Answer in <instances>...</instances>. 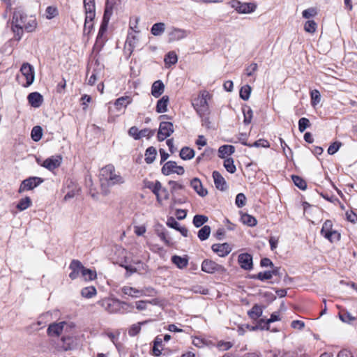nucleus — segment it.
<instances>
[{"label":"nucleus","instance_id":"f257e3e1","mask_svg":"<svg viewBox=\"0 0 357 357\" xmlns=\"http://www.w3.org/2000/svg\"><path fill=\"white\" fill-rule=\"evenodd\" d=\"M99 177L102 188L120 185L125 182L121 174L116 172L115 167L112 164L107 165L100 169Z\"/></svg>","mask_w":357,"mask_h":357},{"label":"nucleus","instance_id":"f03ea898","mask_svg":"<svg viewBox=\"0 0 357 357\" xmlns=\"http://www.w3.org/2000/svg\"><path fill=\"white\" fill-rule=\"evenodd\" d=\"M211 96L208 91H204L201 92L198 98L195 99L192 105L197 112L200 116H203L208 114V100L211 98Z\"/></svg>","mask_w":357,"mask_h":357},{"label":"nucleus","instance_id":"7ed1b4c3","mask_svg":"<svg viewBox=\"0 0 357 357\" xmlns=\"http://www.w3.org/2000/svg\"><path fill=\"white\" fill-rule=\"evenodd\" d=\"M230 6L234 8L237 13L241 14H248L253 13L257 8L255 3H242L238 0H231L229 2Z\"/></svg>","mask_w":357,"mask_h":357},{"label":"nucleus","instance_id":"20e7f679","mask_svg":"<svg viewBox=\"0 0 357 357\" xmlns=\"http://www.w3.org/2000/svg\"><path fill=\"white\" fill-rule=\"evenodd\" d=\"M44 181L43 178L37 176H31L23 180L18 190L19 193L31 190L38 187Z\"/></svg>","mask_w":357,"mask_h":357},{"label":"nucleus","instance_id":"39448f33","mask_svg":"<svg viewBox=\"0 0 357 357\" xmlns=\"http://www.w3.org/2000/svg\"><path fill=\"white\" fill-rule=\"evenodd\" d=\"M174 132V125L171 122L162 121L160 123L157 138L162 142Z\"/></svg>","mask_w":357,"mask_h":357},{"label":"nucleus","instance_id":"423d86ee","mask_svg":"<svg viewBox=\"0 0 357 357\" xmlns=\"http://www.w3.org/2000/svg\"><path fill=\"white\" fill-rule=\"evenodd\" d=\"M20 72L26 79V83L23 84L24 87H28L34 81L35 75L33 67L28 63H24L20 68Z\"/></svg>","mask_w":357,"mask_h":357},{"label":"nucleus","instance_id":"0eeeda50","mask_svg":"<svg viewBox=\"0 0 357 357\" xmlns=\"http://www.w3.org/2000/svg\"><path fill=\"white\" fill-rule=\"evenodd\" d=\"M202 271L209 274H213L215 272L224 271L225 268L214 261L206 259L202 263Z\"/></svg>","mask_w":357,"mask_h":357},{"label":"nucleus","instance_id":"6e6552de","mask_svg":"<svg viewBox=\"0 0 357 357\" xmlns=\"http://www.w3.org/2000/svg\"><path fill=\"white\" fill-rule=\"evenodd\" d=\"M84 7L85 9V21L93 22L96 17L95 0H84Z\"/></svg>","mask_w":357,"mask_h":357},{"label":"nucleus","instance_id":"1a4fd4ad","mask_svg":"<svg viewBox=\"0 0 357 357\" xmlns=\"http://www.w3.org/2000/svg\"><path fill=\"white\" fill-rule=\"evenodd\" d=\"M62 162V157L59 155H52L45 159L41 164V166L46 168L49 171L52 172L55 169L60 167Z\"/></svg>","mask_w":357,"mask_h":357},{"label":"nucleus","instance_id":"9d476101","mask_svg":"<svg viewBox=\"0 0 357 357\" xmlns=\"http://www.w3.org/2000/svg\"><path fill=\"white\" fill-rule=\"evenodd\" d=\"M238 263L242 269L250 271L253 268L252 256L249 253H241L238 257Z\"/></svg>","mask_w":357,"mask_h":357},{"label":"nucleus","instance_id":"9b49d317","mask_svg":"<svg viewBox=\"0 0 357 357\" xmlns=\"http://www.w3.org/2000/svg\"><path fill=\"white\" fill-rule=\"evenodd\" d=\"M69 268L71 270L69 278L71 280H75L78 278L79 274L82 275L84 266L79 260L73 259L70 264Z\"/></svg>","mask_w":357,"mask_h":357},{"label":"nucleus","instance_id":"f8f14e48","mask_svg":"<svg viewBox=\"0 0 357 357\" xmlns=\"http://www.w3.org/2000/svg\"><path fill=\"white\" fill-rule=\"evenodd\" d=\"M212 250L219 257H224L231 251L230 245L227 243H215L211 246Z\"/></svg>","mask_w":357,"mask_h":357},{"label":"nucleus","instance_id":"ddd939ff","mask_svg":"<svg viewBox=\"0 0 357 357\" xmlns=\"http://www.w3.org/2000/svg\"><path fill=\"white\" fill-rule=\"evenodd\" d=\"M66 325L67 323L66 321L53 323L48 326L47 333L49 336L58 337L62 333L63 328Z\"/></svg>","mask_w":357,"mask_h":357},{"label":"nucleus","instance_id":"4468645a","mask_svg":"<svg viewBox=\"0 0 357 357\" xmlns=\"http://www.w3.org/2000/svg\"><path fill=\"white\" fill-rule=\"evenodd\" d=\"M214 184L215 188L220 190L225 191L227 189L228 186L225 178L218 171H213L212 174Z\"/></svg>","mask_w":357,"mask_h":357},{"label":"nucleus","instance_id":"2eb2a0df","mask_svg":"<svg viewBox=\"0 0 357 357\" xmlns=\"http://www.w3.org/2000/svg\"><path fill=\"white\" fill-rule=\"evenodd\" d=\"M27 20V15L21 8H16L13 13L12 23L24 26Z\"/></svg>","mask_w":357,"mask_h":357},{"label":"nucleus","instance_id":"dca6fc26","mask_svg":"<svg viewBox=\"0 0 357 357\" xmlns=\"http://www.w3.org/2000/svg\"><path fill=\"white\" fill-rule=\"evenodd\" d=\"M188 36V31L185 29L172 27L169 33V42L179 40Z\"/></svg>","mask_w":357,"mask_h":357},{"label":"nucleus","instance_id":"f3484780","mask_svg":"<svg viewBox=\"0 0 357 357\" xmlns=\"http://www.w3.org/2000/svg\"><path fill=\"white\" fill-rule=\"evenodd\" d=\"M27 100L30 105L35 108L40 107L43 102V97L38 92L30 93L27 96Z\"/></svg>","mask_w":357,"mask_h":357},{"label":"nucleus","instance_id":"a211bd4d","mask_svg":"<svg viewBox=\"0 0 357 357\" xmlns=\"http://www.w3.org/2000/svg\"><path fill=\"white\" fill-rule=\"evenodd\" d=\"M119 300L118 299H106L102 301V305L109 313H117L119 308Z\"/></svg>","mask_w":357,"mask_h":357},{"label":"nucleus","instance_id":"6ab92c4d","mask_svg":"<svg viewBox=\"0 0 357 357\" xmlns=\"http://www.w3.org/2000/svg\"><path fill=\"white\" fill-rule=\"evenodd\" d=\"M190 186L202 197L208 195V190L203 187L201 181L198 178H194L190 181Z\"/></svg>","mask_w":357,"mask_h":357},{"label":"nucleus","instance_id":"aec40b11","mask_svg":"<svg viewBox=\"0 0 357 357\" xmlns=\"http://www.w3.org/2000/svg\"><path fill=\"white\" fill-rule=\"evenodd\" d=\"M165 85L161 80L155 81L151 86V95L159 98L164 92Z\"/></svg>","mask_w":357,"mask_h":357},{"label":"nucleus","instance_id":"412c9836","mask_svg":"<svg viewBox=\"0 0 357 357\" xmlns=\"http://www.w3.org/2000/svg\"><path fill=\"white\" fill-rule=\"evenodd\" d=\"M169 101L168 96H163L159 99L156 104L155 111L158 113H165L167 111V106Z\"/></svg>","mask_w":357,"mask_h":357},{"label":"nucleus","instance_id":"4be33fe9","mask_svg":"<svg viewBox=\"0 0 357 357\" xmlns=\"http://www.w3.org/2000/svg\"><path fill=\"white\" fill-rule=\"evenodd\" d=\"M267 357H297V354L290 351L271 350L267 353Z\"/></svg>","mask_w":357,"mask_h":357},{"label":"nucleus","instance_id":"5701e85b","mask_svg":"<svg viewBox=\"0 0 357 357\" xmlns=\"http://www.w3.org/2000/svg\"><path fill=\"white\" fill-rule=\"evenodd\" d=\"M333 222L330 220L324 222L321 229V234L326 238H331V232L333 231Z\"/></svg>","mask_w":357,"mask_h":357},{"label":"nucleus","instance_id":"b1692460","mask_svg":"<svg viewBox=\"0 0 357 357\" xmlns=\"http://www.w3.org/2000/svg\"><path fill=\"white\" fill-rule=\"evenodd\" d=\"M121 291L126 295H128L130 296L135 298L145 294L142 290H139L128 286L123 287L121 288Z\"/></svg>","mask_w":357,"mask_h":357},{"label":"nucleus","instance_id":"393cba45","mask_svg":"<svg viewBox=\"0 0 357 357\" xmlns=\"http://www.w3.org/2000/svg\"><path fill=\"white\" fill-rule=\"evenodd\" d=\"M176 162L175 161L169 160L164 164L161 169V172L165 176L174 174Z\"/></svg>","mask_w":357,"mask_h":357},{"label":"nucleus","instance_id":"a878e982","mask_svg":"<svg viewBox=\"0 0 357 357\" xmlns=\"http://www.w3.org/2000/svg\"><path fill=\"white\" fill-rule=\"evenodd\" d=\"M172 261L180 269L185 268L188 264V259L187 257H182L181 256L174 255L172 257Z\"/></svg>","mask_w":357,"mask_h":357},{"label":"nucleus","instance_id":"bb28decb","mask_svg":"<svg viewBox=\"0 0 357 357\" xmlns=\"http://www.w3.org/2000/svg\"><path fill=\"white\" fill-rule=\"evenodd\" d=\"M235 151V147L232 145H222L218 149V156L220 158H225V155H230Z\"/></svg>","mask_w":357,"mask_h":357},{"label":"nucleus","instance_id":"cd10ccee","mask_svg":"<svg viewBox=\"0 0 357 357\" xmlns=\"http://www.w3.org/2000/svg\"><path fill=\"white\" fill-rule=\"evenodd\" d=\"M263 313V310L261 306L255 304L252 306V307L248 312V314L249 317L252 319L256 320L259 318Z\"/></svg>","mask_w":357,"mask_h":357},{"label":"nucleus","instance_id":"c85d7f7f","mask_svg":"<svg viewBox=\"0 0 357 357\" xmlns=\"http://www.w3.org/2000/svg\"><path fill=\"white\" fill-rule=\"evenodd\" d=\"M132 99L129 96H122L119 98H117L115 100L114 105L116 107L117 110H120L122 108H125L127 107L128 105L131 103Z\"/></svg>","mask_w":357,"mask_h":357},{"label":"nucleus","instance_id":"c756f323","mask_svg":"<svg viewBox=\"0 0 357 357\" xmlns=\"http://www.w3.org/2000/svg\"><path fill=\"white\" fill-rule=\"evenodd\" d=\"M61 347L64 351L72 350L75 347L74 340L73 337L70 336H63L61 337Z\"/></svg>","mask_w":357,"mask_h":357},{"label":"nucleus","instance_id":"7c9ffc66","mask_svg":"<svg viewBox=\"0 0 357 357\" xmlns=\"http://www.w3.org/2000/svg\"><path fill=\"white\" fill-rule=\"evenodd\" d=\"M179 155L184 160H190L195 156V151L188 146H184L181 149Z\"/></svg>","mask_w":357,"mask_h":357},{"label":"nucleus","instance_id":"2f4dec72","mask_svg":"<svg viewBox=\"0 0 357 357\" xmlns=\"http://www.w3.org/2000/svg\"><path fill=\"white\" fill-rule=\"evenodd\" d=\"M156 155V149L153 146L149 147L145 152V162L147 164H151L155 160Z\"/></svg>","mask_w":357,"mask_h":357},{"label":"nucleus","instance_id":"473e14b6","mask_svg":"<svg viewBox=\"0 0 357 357\" xmlns=\"http://www.w3.org/2000/svg\"><path fill=\"white\" fill-rule=\"evenodd\" d=\"M164 61L167 66H171L172 65L176 64L178 61V56L175 52H169L165 56Z\"/></svg>","mask_w":357,"mask_h":357},{"label":"nucleus","instance_id":"72a5a7b5","mask_svg":"<svg viewBox=\"0 0 357 357\" xmlns=\"http://www.w3.org/2000/svg\"><path fill=\"white\" fill-rule=\"evenodd\" d=\"M24 27L20 24H12L11 30L14 33V39L20 41L24 33Z\"/></svg>","mask_w":357,"mask_h":357},{"label":"nucleus","instance_id":"f704fd0d","mask_svg":"<svg viewBox=\"0 0 357 357\" xmlns=\"http://www.w3.org/2000/svg\"><path fill=\"white\" fill-rule=\"evenodd\" d=\"M285 272V270L282 268L281 267L273 266L272 268V270L271 271V276H275L277 277V279L271 282V283H278L280 279L284 276Z\"/></svg>","mask_w":357,"mask_h":357},{"label":"nucleus","instance_id":"c9c22d12","mask_svg":"<svg viewBox=\"0 0 357 357\" xmlns=\"http://www.w3.org/2000/svg\"><path fill=\"white\" fill-rule=\"evenodd\" d=\"M211 227L208 225H204L203 226L197 233V236L199 238L200 241H206L208 238L210 234H211Z\"/></svg>","mask_w":357,"mask_h":357},{"label":"nucleus","instance_id":"e433bc0d","mask_svg":"<svg viewBox=\"0 0 357 357\" xmlns=\"http://www.w3.org/2000/svg\"><path fill=\"white\" fill-rule=\"evenodd\" d=\"M82 277L85 281H92L97 277L96 271L84 267L82 273Z\"/></svg>","mask_w":357,"mask_h":357},{"label":"nucleus","instance_id":"4c0bfd02","mask_svg":"<svg viewBox=\"0 0 357 357\" xmlns=\"http://www.w3.org/2000/svg\"><path fill=\"white\" fill-rule=\"evenodd\" d=\"M97 294V291L95 287L93 286H89L83 288L81 290V295L82 297L86 298H91L96 296Z\"/></svg>","mask_w":357,"mask_h":357},{"label":"nucleus","instance_id":"58836bf2","mask_svg":"<svg viewBox=\"0 0 357 357\" xmlns=\"http://www.w3.org/2000/svg\"><path fill=\"white\" fill-rule=\"evenodd\" d=\"M165 30V24L163 22H158L154 24L151 29V33L153 36H160L161 35Z\"/></svg>","mask_w":357,"mask_h":357},{"label":"nucleus","instance_id":"ea45409f","mask_svg":"<svg viewBox=\"0 0 357 357\" xmlns=\"http://www.w3.org/2000/svg\"><path fill=\"white\" fill-rule=\"evenodd\" d=\"M32 204L31 199L29 197H25L24 198L21 199L18 204L16 206V208L20 211H24L29 207L31 206Z\"/></svg>","mask_w":357,"mask_h":357},{"label":"nucleus","instance_id":"a19ab883","mask_svg":"<svg viewBox=\"0 0 357 357\" xmlns=\"http://www.w3.org/2000/svg\"><path fill=\"white\" fill-rule=\"evenodd\" d=\"M339 318L342 321L347 324H351L352 321L356 319V318L353 317L351 313L344 310L339 312Z\"/></svg>","mask_w":357,"mask_h":357},{"label":"nucleus","instance_id":"79ce46f5","mask_svg":"<svg viewBox=\"0 0 357 357\" xmlns=\"http://www.w3.org/2000/svg\"><path fill=\"white\" fill-rule=\"evenodd\" d=\"M243 114L244 116L243 123L245 125H248L251 123L252 119V110L249 106H244L242 108Z\"/></svg>","mask_w":357,"mask_h":357},{"label":"nucleus","instance_id":"37998d69","mask_svg":"<svg viewBox=\"0 0 357 357\" xmlns=\"http://www.w3.org/2000/svg\"><path fill=\"white\" fill-rule=\"evenodd\" d=\"M208 220V218L206 215H195L193 218L192 223L195 227L198 228L204 225Z\"/></svg>","mask_w":357,"mask_h":357},{"label":"nucleus","instance_id":"c03bdc74","mask_svg":"<svg viewBox=\"0 0 357 357\" xmlns=\"http://www.w3.org/2000/svg\"><path fill=\"white\" fill-rule=\"evenodd\" d=\"M242 222L249 227H255L257 224V221L255 217L249 214L245 213L241 216Z\"/></svg>","mask_w":357,"mask_h":357},{"label":"nucleus","instance_id":"a18cd8bd","mask_svg":"<svg viewBox=\"0 0 357 357\" xmlns=\"http://www.w3.org/2000/svg\"><path fill=\"white\" fill-rule=\"evenodd\" d=\"M292 181L294 185L298 187L299 189L304 190L307 188V183L301 177L297 175L291 176Z\"/></svg>","mask_w":357,"mask_h":357},{"label":"nucleus","instance_id":"49530a36","mask_svg":"<svg viewBox=\"0 0 357 357\" xmlns=\"http://www.w3.org/2000/svg\"><path fill=\"white\" fill-rule=\"evenodd\" d=\"M119 306L118 308H119V310H118L117 313L120 314H126L128 312H130L134 309V305L130 303H128L126 302L120 301H119Z\"/></svg>","mask_w":357,"mask_h":357},{"label":"nucleus","instance_id":"de8ad7c7","mask_svg":"<svg viewBox=\"0 0 357 357\" xmlns=\"http://www.w3.org/2000/svg\"><path fill=\"white\" fill-rule=\"evenodd\" d=\"M31 139L34 142H38L40 140L43 136V129L40 126H36L32 128L31 132Z\"/></svg>","mask_w":357,"mask_h":357},{"label":"nucleus","instance_id":"09e8293b","mask_svg":"<svg viewBox=\"0 0 357 357\" xmlns=\"http://www.w3.org/2000/svg\"><path fill=\"white\" fill-rule=\"evenodd\" d=\"M144 185L146 188L150 189L153 194H157V192L161 190V183L159 181H156L155 183L152 181H145Z\"/></svg>","mask_w":357,"mask_h":357},{"label":"nucleus","instance_id":"8fccbe9b","mask_svg":"<svg viewBox=\"0 0 357 357\" xmlns=\"http://www.w3.org/2000/svg\"><path fill=\"white\" fill-rule=\"evenodd\" d=\"M149 321L139 322L136 324H132L128 330V335L130 337L136 336L141 331V326L147 323Z\"/></svg>","mask_w":357,"mask_h":357},{"label":"nucleus","instance_id":"3c124183","mask_svg":"<svg viewBox=\"0 0 357 357\" xmlns=\"http://www.w3.org/2000/svg\"><path fill=\"white\" fill-rule=\"evenodd\" d=\"M250 278L264 281L272 278L271 271L259 272L256 275H252Z\"/></svg>","mask_w":357,"mask_h":357},{"label":"nucleus","instance_id":"603ef678","mask_svg":"<svg viewBox=\"0 0 357 357\" xmlns=\"http://www.w3.org/2000/svg\"><path fill=\"white\" fill-rule=\"evenodd\" d=\"M223 165H224L225 168L226 169V170L231 174H234L236 170V167L234 165V159L231 158H226L224 161Z\"/></svg>","mask_w":357,"mask_h":357},{"label":"nucleus","instance_id":"864d4df0","mask_svg":"<svg viewBox=\"0 0 357 357\" xmlns=\"http://www.w3.org/2000/svg\"><path fill=\"white\" fill-rule=\"evenodd\" d=\"M251 91L252 89L248 84L244 85L240 89V98L243 100H248L250 98Z\"/></svg>","mask_w":357,"mask_h":357},{"label":"nucleus","instance_id":"5fc2aeb1","mask_svg":"<svg viewBox=\"0 0 357 357\" xmlns=\"http://www.w3.org/2000/svg\"><path fill=\"white\" fill-rule=\"evenodd\" d=\"M269 324L270 323L268 322V320L266 319H260L257 324L254 326V327H252L251 329L252 330H258V329H260V330H269Z\"/></svg>","mask_w":357,"mask_h":357},{"label":"nucleus","instance_id":"6e6d98bb","mask_svg":"<svg viewBox=\"0 0 357 357\" xmlns=\"http://www.w3.org/2000/svg\"><path fill=\"white\" fill-rule=\"evenodd\" d=\"M311 105L315 107L321 101V94L317 89H314L310 92Z\"/></svg>","mask_w":357,"mask_h":357},{"label":"nucleus","instance_id":"4d7b16f0","mask_svg":"<svg viewBox=\"0 0 357 357\" xmlns=\"http://www.w3.org/2000/svg\"><path fill=\"white\" fill-rule=\"evenodd\" d=\"M310 126V120L305 117H302L298 120V130L301 132H303Z\"/></svg>","mask_w":357,"mask_h":357},{"label":"nucleus","instance_id":"13d9d810","mask_svg":"<svg viewBox=\"0 0 357 357\" xmlns=\"http://www.w3.org/2000/svg\"><path fill=\"white\" fill-rule=\"evenodd\" d=\"M317 28V24L314 20H307L304 25V30L310 33H314Z\"/></svg>","mask_w":357,"mask_h":357},{"label":"nucleus","instance_id":"bf43d9fd","mask_svg":"<svg viewBox=\"0 0 357 357\" xmlns=\"http://www.w3.org/2000/svg\"><path fill=\"white\" fill-rule=\"evenodd\" d=\"M37 26V22L35 19H30L28 22H26L23 26L24 30L27 32H32L35 30Z\"/></svg>","mask_w":357,"mask_h":357},{"label":"nucleus","instance_id":"052dcab7","mask_svg":"<svg viewBox=\"0 0 357 357\" xmlns=\"http://www.w3.org/2000/svg\"><path fill=\"white\" fill-rule=\"evenodd\" d=\"M105 42V39L103 38V36H100V35L98 34L95 44L93 47V50L97 52L100 51L102 47L104 46Z\"/></svg>","mask_w":357,"mask_h":357},{"label":"nucleus","instance_id":"680f3d73","mask_svg":"<svg viewBox=\"0 0 357 357\" xmlns=\"http://www.w3.org/2000/svg\"><path fill=\"white\" fill-rule=\"evenodd\" d=\"M246 197L243 193H238L236 197L235 204L238 208H242L245 205Z\"/></svg>","mask_w":357,"mask_h":357},{"label":"nucleus","instance_id":"e2e57ef3","mask_svg":"<svg viewBox=\"0 0 357 357\" xmlns=\"http://www.w3.org/2000/svg\"><path fill=\"white\" fill-rule=\"evenodd\" d=\"M168 184L171 185V192L172 195H174L177 190H182L185 188L183 184L174 181H169Z\"/></svg>","mask_w":357,"mask_h":357},{"label":"nucleus","instance_id":"0e129e2a","mask_svg":"<svg viewBox=\"0 0 357 357\" xmlns=\"http://www.w3.org/2000/svg\"><path fill=\"white\" fill-rule=\"evenodd\" d=\"M342 146V143L340 142H335L333 144H331L327 152L329 155H333L335 154L340 148Z\"/></svg>","mask_w":357,"mask_h":357},{"label":"nucleus","instance_id":"69168bd1","mask_svg":"<svg viewBox=\"0 0 357 357\" xmlns=\"http://www.w3.org/2000/svg\"><path fill=\"white\" fill-rule=\"evenodd\" d=\"M45 12L47 14V19H52L59 15L57 8L56 7H53V6H48L46 8Z\"/></svg>","mask_w":357,"mask_h":357},{"label":"nucleus","instance_id":"338daca9","mask_svg":"<svg viewBox=\"0 0 357 357\" xmlns=\"http://www.w3.org/2000/svg\"><path fill=\"white\" fill-rule=\"evenodd\" d=\"M264 147V148H268L270 147V143L268 140L264 139H259L257 141H255L253 144H251V147Z\"/></svg>","mask_w":357,"mask_h":357},{"label":"nucleus","instance_id":"774afa93","mask_svg":"<svg viewBox=\"0 0 357 357\" xmlns=\"http://www.w3.org/2000/svg\"><path fill=\"white\" fill-rule=\"evenodd\" d=\"M140 139L142 137H147L148 139L151 138L155 133V130H151L149 128H144L139 132Z\"/></svg>","mask_w":357,"mask_h":357}]
</instances>
